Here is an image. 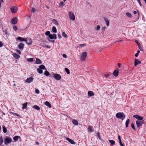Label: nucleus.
<instances>
[{"instance_id": "obj_36", "label": "nucleus", "mask_w": 146, "mask_h": 146, "mask_svg": "<svg viewBox=\"0 0 146 146\" xmlns=\"http://www.w3.org/2000/svg\"><path fill=\"white\" fill-rule=\"evenodd\" d=\"M64 5V3L62 1L60 2L59 5V7L61 8H62L63 7Z\"/></svg>"}, {"instance_id": "obj_2", "label": "nucleus", "mask_w": 146, "mask_h": 146, "mask_svg": "<svg viewBox=\"0 0 146 146\" xmlns=\"http://www.w3.org/2000/svg\"><path fill=\"white\" fill-rule=\"evenodd\" d=\"M145 123L144 120L139 121L137 120L136 121V123L137 125V127L139 128L143 124Z\"/></svg>"}, {"instance_id": "obj_46", "label": "nucleus", "mask_w": 146, "mask_h": 146, "mask_svg": "<svg viewBox=\"0 0 146 146\" xmlns=\"http://www.w3.org/2000/svg\"><path fill=\"white\" fill-rule=\"evenodd\" d=\"M35 93L36 94H39L40 93V92L39 90L36 89L35 90Z\"/></svg>"}, {"instance_id": "obj_23", "label": "nucleus", "mask_w": 146, "mask_h": 146, "mask_svg": "<svg viewBox=\"0 0 146 146\" xmlns=\"http://www.w3.org/2000/svg\"><path fill=\"white\" fill-rule=\"evenodd\" d=\"M39 68L41 70H46V68H45V66L43 65H41L39 66Z\"/></svg>"}, {"instance_id": "obj_39", "label": "nucleus", "mask_w": 146, "mask_h": 146, "mask_svg": "<svg viewBox=\"0 0 146 146\" xmlns=\"http://www.w3.org/2000/svg\"><path fill=\"white\" fill-rule=\"evenodd\" d=\"M37 72H38L40 74H41L43 72V71L40 68H37Z\"/></svg>"}, {"instance_id": "obj_48", "label": "nucleus", "mask_w": 146, "mask_h": 146, "mask_svg": "<svg viewBox=\"0 0 146 146\" xmlns=\"http://www.w3.org/2000/svg\"><path fill=\"white\" fill-rule=\"evenodd\" d=\"M97 137H98V138L99 139H100V138H101V137H100V134H99V133L98 132V133H97Z\"/></svg>"}, {"instance_id": "obj_49", "label": "nucleus", "mask_w": 146, "mask_h": 146, "mask_svg": "<svg viewBox=\"0 0 146 146\" xmlns=\"http://www.w3.org/2000/svg\"><path fill=\"white\" fill-rule=\"evenodd\" d=\"M43 47H46V48H49V49L50 48H51L50 46H48V45H44L43 46Z\"/></svg>"}, {"instance_id": "obj_62", "label": "nucleus", "mask_w": 146, "mask_h": 146, "mask_svg": "<svg viewBox=\"0 0 146 146\" xmlns=\"http://www.w3.org/2000/svg\"><path fill=\"white\" fill-rule=\"evenodd\" d=\"M121 64L119 63H118L117 64L119 68H120V65H121Z\"/></svg>"}, {"instance_id": "obj_22", "label": "nucleus", "mask_w": 146, "mask_h": 146, "mask_svg": "<svg viewBox=\"0 0 146 146\" xmlns=\"http://www.w3.org/2000/svg\"><path fill=\"white\" fill-rule=\"evenodd\" d=\"M135 42L137 43V45L139 47V48L140 49V50H143L142 48H141V44H140V43H139V42H138V41L137 40H135Z\"/></svg>"}, {"instance_id": "obj_20", "label": "nucleus", "mask_w": 146, "mask_h": 146, "mask_svg": "<svg viewBox=\"0 0 146 146\" xmlns=\"http://www.w3.org/2000/svg\"><path fill=\"white\" fill-rule=\"evenodd\" d=\"M88 96L90 97L94 96V95L93 92L92 91H89L88 92Z\"/></svg>"}, {"instance_id": "obj_56", "label": "nucleus", "mask_w": 146, "mask_h": 146, "mask_svg": "<svg viewBox=\"0 0 146 146\" xmlns=\"http://www.w3.org/2000/svg\"><path fill=\"white\" fill-rule=\"evenodd\" d=\"M13 115H15L18 117L20 116L19 115L16 113H13Z\"/></svg>"}, {"instance_id": "obj_41", "label": "nucleus", "mask_w": 146, "mask_h": 146, "mask_svg": "<svg viewBox=\"0 0 146 146\" xmlns=\"http://www.w3.org/2000/svg\"><path fill=\"white\" fill-rule=\"evenodd\" d=\"M3 131L4 133H6L7 132V130L5 126L3 127Z\"/></svg>"}, {"instance_id": "obj_43", "label": "nucleus", "mask_w": 146, "mask_h": 146, "mask_svg": "<svg viewBox=\"0 0 146 146\" xmlns=\"http://www.w3.org/2000/svg\"><path fill=\"white\" fill-rule=\"evenodd\" d=\"M3 143V139L2 136L0 137V145H1Z\"/></svg>"}, {"instance_id": "obj_27", "label": "nucleus", "mask_w": 146, "mask_h": 146, "mask_svg": "<svg viewBox=\"0 0 146 146\" xmlns=\"http://www.w3.org/2000/svg\"><path fill=\"white\" fill-rule=\"evenodd\" d=\"M44 74L46 76H49L50 77H52L51 76L49 72L47 71L44 72Z\"/></svg>"}, {"instance_id": "obj_47", "label": "nucleus", "mask_w": 146, "mask_h": 146, "mask_svg": "<svg viewBox=\"0 0 146 146\" xmlns=\"http://www.w3.org/2000/svg\"><path fill=\"white\" fill-rule=\"evenodd\" d=\"M100 25H98L97 26V27L96 28V30L97 31H99L100 29Z\"/></svg>"}, {"instance_id": "obj_45", "label": "nucleus", "mask_w": 146, "mask_h": 146, "mask_svg": "<svg viewBox=\"0 0 146 146\" xmlns=\"http://www.w3.org/2000/svg\"><path fill=\"white\" fill-rule=\"evenodd\" d=\"M50 34V32L49 31H47L45 33V35L46 36H49Z\"/></svg>"}, {"instance_id": "obj_61", "label": "nucleus", "mask_w": 146, "mask_h": 146, "mask_svg": "<svg viewBox=\"0 0 146 146\" xmlns=\"http://www.w3.org/2000/svg\"><path fill=\"white\" fill-rule=\"evenodd\" d=\"M106 29V27H104L102 28V30L103 31H105V29Z\"/></svg>"}, {"instance_id": "obj_1", "label": "nucleus", "mask_w": 146, "mask_h": 146, "mask_svg": "<svg viewBox=\"0 0 146 146\" xmlns=\"http://www.w3.org/2000/svg\"><path fill=\"white\" fill-rule=\"evenodd\" d=\"M125 115L123 112H119L116 114V117L118 118H120L122 120L125 118Z\"/></svg>"}, {"instance_id": "obj_16", "label": "nucleus", "mask_w": 146, "mask_h": 146, "mask_svg": "<svg viewBox=\"0 0 146 146\" xmlns=\"http://www.w3.org/2000/svg\"><path fill=\"white\" fill-rule=\"evenodd\" d=\"M103 19H104V20L105 21L106 23V25L108 26L109 25V23H110L109 21V20H108L105 17H104L103 18Z\"/></svg>"}, {"instance_id": "obj_21", "label": "nucleus", "mask_w": 146, "mask_h": 146, "mask_svg": "<svg viewBox=\"0 0 146 146\" xmlns=\"http://www.w3.org/2000/svg\"><path fill=\"white\" fill-rule=\"evenodd\" d=\"M17 39L21 41H26V40L25 38H22L21 37H18L17 38Z\"/></svg>"}, {"instance_id": "obj_37", "label": "nucleus", "mask_w": 146, "mask_h": 146, "mask_svg": "<svg viewBox=\"0 0 146 146\" xmlns=\"http://www.w3.org/2000/svg\"><path fill=\"white\" fill-rule=\"evenodd\" d=\"M62 36L63 37L65 38H67L68 37V36L66 34L65 32H63L62 34Z\"/></svg>"}, {"instance_id": "obj_40", "label": "nucleus", "mask_w": 146, "mask_h": 146, "mask_svg": "<svg viewBox=\"0 0 146 146\" xmlns=\"http://www.w3.org/2000/svg\"><path fill=\"white\" fill-rule=\"evenodd\" d=\"M131 127L132 128V129L134 130H136V129L135 127L134 123H131Z\"/></svg>"}, {"instance_id": "obj_51", "label": "nucleus", "mask_w": 146, "mask_h": 146, "mask_svg": "<svg viewBox=\"0 0 146 146\" xmlns=\"http://www.w3.org/2000/svg\"><path fill=\"white\" fill-rule=\"evenodd\" d=\"M62 56L63 58H66L67 57V55L66 54H63Z\"/></svg>"}, {"instance_id": "obj_26", "label": "nucleus", "mask_w": 146, "mask_h": 146, "mask_svg": "<svg viewBox=\"0 0 146 146\" xmlns=\"http://www.w3.org/2000/svg\"><path fill=\"white\" fill-rule=\"evenodd\" d=\"M92 129L93 127L92 126L90 125L88 126V129L90 132L92 133L94 131V130H92Z\"/></svg>"}, {"instance_id": "obj_6", "label": "nucleus", "mask_w": 146, "mask_h": 146, "mask_svg": "<svg viewBox=\"0 0 146 146\" xmlns=\"http://www.w3.org/2000/svg\"><path fill=\"white\" fill-rule=\"evenodd\" d=\"M133 117L137 119L139 121H142L143 119V117L137 115H135L133 116Z\"/></svg>"}, {"instance_id": "obj_5", "label": "nucleus", "mask_w": 146, "mask_h": 146, "mask_svg": "<svg viewBox=\"0 0 146 146\" xmlns=\"http://www.w3.org/2000/svg\"><path fill=\"white\" fill-rule=\"evenodd\" d=\"M68 15L70 19L73 21L75 19V17L72 12H70L68 13Z\"/></svg>"}, {"instance_id": "obj_35", "label": "nucleus", "mask_w": 146, "mask_h": 146, "mask_svg": "<svg viewBox=\"0 0 146 146\" xmlns=\"http://www.w3.org/2000/svg\"><path fill=\"white\" fill-rule=\"evenodd\" d=\"M53 22L54 23V24L58 25V21L55 19H54L53 20Z\"/></svg>"}, {"instance_id": "obj_12", "label": "nucleus", "mask_w": 146, "mask_h": 146, "mask_svg": "<svg viewBox=\"0 0 146 146\" xmlns=\"http://www.w3.org/2000/svg\"><path fill=\"white\" fill-rule=\"evenodd\" d=\"M33 78L32 77H30L27 78L25 81V82L29 83L33 82Z\"/></svg>"}, {"instance_id": "obj_3", "label": "nucleus", "mask_w": 146, "mask_h": 146, "mask_svg": "<svg viewBox=\"0 0 146 146\" xmlns=\"http://www.w3.org/2000/svg\"><path fill=\"white\" fill-rule=\"evenodd\" d=\"M87 53L86 52H84L82 53L80 57V60L82 61L85 60L87 56Z\"/></svg>"}, {"instance_id": "obj_57", "label": "nucleus", "mask_w": 146, "mask_h": 146, "mask_svg": "<svg viewBox=\"0 0 146 146\" xmlns=\"http://www.w3.org/2000/svg\"><path fill=\"white\" fill-rule=\"evenodd\" d=\"M80 45V46H81V47H84V46H86V44H81Z\"/></svg>"}, {"instance_id": "obj_28", "label": "nucleus", "mask_w": 146, "mask_h": 146, "mask_svg": "<svg viewBox=\"0 0 146 146\" xmlns=\"http://www.w3.org/2000/svg\"><path fill=\"white\" fill-rule=\"evenodd\" d=\"M21 138L20 136H15L13 137V139L15 141H17L18 139L19 138Z\"/></svg>"}, {"instance_id": "obj_34", "label": "nucleus", "mask_w": 146, "mask_h": 146, "mask_svg": "<svg viewBox=\"0 0 146 146\" xmlns=\"http://www.w3.org/2000/svg\"><path fill=\"white\" fill-rule=\"evenodd\" d=\"M52 31L54 33H56L57 31L56 28L55 27L53 26L52 28Z\"/></svg>"}, {"instance_id": "obj_42", "label": "nucleus", "mask_w": 146, "mask_h": 146, "mask_svg": "<svg viewBox=\"0 0 146 146\" xmlns=\"http://www.w3.org/2000/svg\"><path fill=\"white\" fill-rule=\"evenodd\" d=\"M27 61L30 62H33L34 61L33 59V58H27Z\"/></svg>"}, {"instance_id": "obj_18", "label": "nucleus", "mask_w": 146, "mask_h": 146, "mask_svg": "<svg viewBox=\"0 0 146 146\" xmlns=\"http://www.w3.org/2000/svg\"><path fill=\"white\" fill-rule=\"evenodd\" d=\"M66 139L70 143L72 144H74L75 143V142L72 140L70 139L69 138H66Z\"/></svg>"}, {"instance_id": "obj_59", "label": "nucleus", "mask_w": 146, "mask_h": 146, "mask_svg": "<svg viewBox=\"0 0 146 146\" xmlns=\"http://www.w3.org/2000/svg\"><path fill=\"white\" fill-rule=\"evenodd\" d=\"M138 2L140 5L141 7V3L140 0H137Z\"/></svg>"}, {"instance_id": "obj_10", "label": "nucleus", "mask_w": 146, "mask_h": 146, "mask_svg": "<svg viewBox=\"0 0 146 146\" xmlns=\"http://www.w3.org/2000/svg\"><path fill=\"white\" fill-rule=\"evenodd\" d=\"M118 139H119V143L121 146H125L123 142L122 143L121 140V137L120 135L119 134L118 136Z\"/></svg>"}, {"instance_id": "obj_14", "label": "nucleus", "mask_w": 146, "mask_h": 146, "mask_svg": "<svg viewBox=\"0 0 146 146\" xmlns=\"http://www.w3.org/2000/svg\"><path fill=\"white\" fill-rule=\"evenodd\" d=\"M24 44L22 43H20L18 45V47L20 49L23 50L24 48Z\"/></svg>"}, {"instance_id": "obj_7", "label": "nucleus", "mask_w": 146, "mask_h": 146, "mask_svg": "<svg viewBox=\"0 0 146 146\" xmlns=\"http://www.w3.org/2000/svg\"><path fill=\"white\" fill-rule=\"evenodd\" d=\"M18 8L16 6H14L11 8V11L13 13H16L18 10Z\"/></svg>"}, {"instance_id": "obj_8", "label": "nucleus", "mask_w": 146, "mask_h": 146, "mask_svg": "<svg viewBox=\"0 0 146 146\" xmlns=\"http://www.w3.org/2000/svg\"><path fill=\"white\" fill-rule=\"evenodd\" d=\"M53 76L54 78L57 80H60L61 78L60 75L58 74H54L53 75Z\"/></svg>"}, {"instance_id": "obj_32", "label": "nucleus", "mask_w": 146, "mask_h": 146, "mask_svg": "<svg viewBox=\"0 0 146 146\" xmlns=\"http://www.w3.org/2000/svg\"><path fill=\"white\" fill-rule=\"evenodd\" d=\"M109 142L111 143V145H114L115 144V141L113 140H109Z\"/></svg>"}, {"instance_id": "obj_4", "label": "nucleus", "mask_w": 146, "mask_h": 146, "mask_svg": "<svg viewBox=\"0 0 146 146\" xmlns=\"http://www.w3.org/2000/svg\"><path fill=\"white\" fill-rule=\"evenodd\" d=\"M12 141L11 138L6 137L5 139L4 143L6 145H7L8 144L11 143Z\"/></svg>"}, {"instance_id": "obj_60", "label": "nucleus", "mask_w": 146, "mask_h": 146, "mask_svg": "<svg viewBox=\"0 0 146 146\" xmlns=\"http://www.w3.org/2000/svg\"><path fill=\"white\" fill-rule=\"evenodd\" d=\"M109 76H110V74H105V75H104L105 76L106 78H108V77Z\"/></svg>"}, {"instance_id": "obj_13", "label": "nucleus", "mask_w": 146, "mask_h": 146, "mask_svg": "<svg viewBox=\"0 0 146 146\" xmlns=\"http://www.w3.org/2000/svg\"><path fill=\"white\" fill-rule=\"evenodd\" d=\"M141 63L140 61L138 60L137 59H136L134 61V66H136L137 65Z\"/></svg>"}, {"instance_id": "obj_24", "label": "nucleus", "mask_w": 146, "mask_h": 146, "mask_svg": "<svg viewBox=\"0 0 146 146\" xmlns=\"http://www.w3.org/2000/svg\"><path fill=\"white\" fill-rule=\"evenodd\" d=\"M13 56L16 59H19L20 57V56L16 53H14L13 54Z\"/></svg>"}, {"instance_id": "obj_52", "label": "nucleus", "mask_w": 146, "mask_h": 146, "mask_svg": "<svg viewBox=\"0 0 146 146\" xmlns=\"http://www.w3.org/2000/svg\"><path fill=\"white\" fill-rule=\"evenodd\" d=\"M35 8H33V7L31 9V12H33V13L34 12H35Z\"/></svg>"}, {"instance_id": "obj_50", "label": "nucleus", "mask_w": 146, "mask_h": 146, "mask_svg": "<svg viewBox=\"0 0 146 146\" xmlns=\"http://www.w3.org/2000/svg\"><path fill=\"white\" fill-rule=\"evenodd\" d=\"M3 45V44L1 41H0V47H2Z\"/></svg>"}, {"instance_id": "obj_15", "label": "nucleus", "mask_w": 146, "mask_h": 146, "mask_svg": "<svg viewBox=\"0 0 146 146\" xmlns=\"http://www.w3.org/2000/svg\"><path fill=\"white\" fill-rule=\"evenodd\" d=\"M119 72L118 70H115L114 71L113 73V75L115 76H117L118 75Z\"/></svg>"}, {"instance_id": "obj_29", "label": "nucleus", "mask_w": 146, "mask_h": 146, "mask_svg": "<svg viewBox=\"0 0 146 146\" xmlns=\"http://www.w3.org/2000/svg\"><path fill=\"white\" fill-rule=\"evenodd\" d=\"M45 105L49 108H51V104H50L49 102L48 101H46L45 102Z\"/></svg>"}, {"instance_id": "obj_64", "label": "nucleus", "mask_w": 146, "mask_h": 146, "mask_svg": "<svg viewBox=\"0 0 146 146\" xmlns=\"http://www.w3.org/2000/svg\"><path fill=\"white\" fill-rule=\"evenodd\" d=\"M133 13L134 14H137V12L136 11H133Z\"/></svg>"}, {"instance_id": "obj_55", "label": "nucleus", "mask_w": 146, "mask_h": 146, "mask_svg": "<svg viewBox=\"0 0 146 146\" xmlns=\"http://www.w3.org/2000/svg\"><path fill=\"white\" fill-rule=\"evenodd\" d=\"M13 29L14 30L16 31L17 29V27L16 26H14L13 27Z\"/></svg>"}, {"instance_id": "obj_63", "label": "nucleus", "mask_w": 146, "mask_h": 146, "mask_svg": "<svg viewBox=\"0 0 146 146\" xmlns=\"http://www.w3.org/2000/svg\"><path fill=\"white\" fill-rule=\"evenodd\" d=\"M138 55V54L137 53H136L135 54V57H137Z\"/></svg>"}, {"instance_id": "obj_58", "label": "nucleus", "mask_w": 146, "mask_h": 146, "mask_svg": "<svg viewBox=\"0 0 146 146\" xmlns=\"http://www.w3.org/2000/svg\"><path fill=\"white\" fill-rule=\"evenodd\" d=\"M48 40L50 42H52L53 43H54L55 42L54 40H50L49 39H48Z\"/></svg>"}, {"instance_id": "obj_17", "label": "nucleus", "mask_w": 146, "mask_h": 146, "mask_svg": "<svg viewBox=\"0 0 146 146\" xmlns=\"http://www.w3.org/2000/svg\"><path fill=\"white\" fill-rule=\"evenodd\" d=\"M35 62L36 64H41L42 63L41 61L38 58H36Z\"/></svg>"}, {"instance_id": "obj_30", "label": "nucleus", "mask_w": 146, "mask_h": 146, "mask_svg": "<svg viewBox=\"0 0 146 146\" xmlns=\"http://www.w3.org/2000/svg\"><path fill=\"white\" fill-rule=\"evenodd\" d=\"M27 103L26 102L23 104V107L22 108V109H26L27 106Z\"/></svg>"}, {"instance_id": "obj_25", "label": "nucleus", "mask_w": 146, "mask_h": 146, "mask_svg": "<svg viewBox=\"0 0 146 146\" xmlns=\"http://www.w3.org/2000/svg\"><path fill=\"white\" fill-rule=\"evenodd\" d=\"M72 123L76 125H78V122L76 119H74L72 121Z\"/></svg>"}, {"instance_id": "obj_44", "label": "nucleus", "mask_w": 146, "mask_h": 146, "mask_svg": "<svg viewBox=\"0 0 146 146\" xmlns=\"http://www.w3.org/2000/svg\"><path fill=\"white\" fill-rule=\"evenodd\" d=\"M65 70L66 72L68 74H69L70 73V72L69 70L67 68H65Z\"/></svg>"}, {"instance_id": "obj_31", "label": "nucleus", "mask_w": 146, "mask_h": 146, "mask_svg": "<svg viewBox=\"0 0 146 146\" xmlns=\"http://www.w3.org/2000/svg\"><path fill=\"white\" fill-rule=\"evenodd\" d=\"M130 122V120L129 119H127L126 121L125 122V125L126 127H127L128 126V124Z\"/></svg>"}, {"instance_id": "obj_11", "label": "nucleus", "mask_w": 146, "mask_h": 146, "mask_svg": "<svg viewBox=\"0 0 146 146\" xmlns=\"http://www.w3.org/2000/svg\"><path fill=\"white\" fill-rule=\"evenodd\" d=\"M17 18L14 17L11 21V23L13 25L15 24L17 22Z\"/></svg>"}, {"instance_id": "obj_19", "label": "nucleus", "mask_w": 146, "mask_h": 146, "mask_svg": "<svg viewBox=\"0 0 146 146\" xmlns=\"http://www.w3.org/2000/svg\"><path fill=\"white\" fill-rule=\"evenodd\" d=\"M26 42L27 44L28 45H30L32 43V41L31 39V38H30L28 40H27L26 41H25Z\"/></svg>"}, {"instance_id": "obj_33", "label": "nucleus", "mask_w": 146, "mask_h": 146, "mask_svg": "<svg viewBox=\"0 0 146 146\" xmlns=\"http://www.w3.org/2000/svg\"><path fill=\"white\" fill-rule=\"evenodd\" d=\"M33 107L35 109L38 110H40V107L36 105H34Z\"/></svg>"}, {"instance_id": "obj_54", "label": "nucleus", "mask_w": 146, "mask_h": 146, "mask_svg": "<svg viewBox=\"0 0 146 146\" xmlns=\"http://www.w3.org/2000/svg\"><path fill=\"white\" fill-rule=\"evenodd\" d=\"M57 35H58V38L59 39L61 38V35H60V34L59 33H58Z\"/></svg>"}, {"instance_id": "obj_9", "label": "nucleus", "mask_w": 146, "mask_h": 146, "mask_svg": "<svg viewBox=\"0 0 146 146\" xmlns=\"http://www.w3.org/2000/svg\"><path fill=\"white\" fill-rule=\"evenodd\" d=\"M48 37L51 39H56L57 38L56 35L55 34H53L52 35L50 34L48 36Z\"/></svg>"}, {"instance_id": "obj_38", "label": "nucleus", "mask_w": 146, "mask_h": 146, "mask_svg": "<svg viewBox=\"0 0 146 146\" xmlns=\"http://www.w3.org/2000/svg\"><path fill=\"white\" fill-rule=\"evenodd\" d=\"M126 16L128 17L131 18L132 17V15L129 12H127L126 13Z\"/></svg>"}, {"instance_id": "obj_53", "label": "nucleus", "mask_w": 146, "mask_h": 146, "mask_svg": "<svg viewBox=\"0 0 146 146\" xmlns=\"http://www.w3.org/2000/svg\"><path fill=\"white\" fill-rule=\"evenodd\" d=\"M16 51L17 52V53H18L19 54H21V51L20 50H16Z\"/></svg>"}]
</instances>
